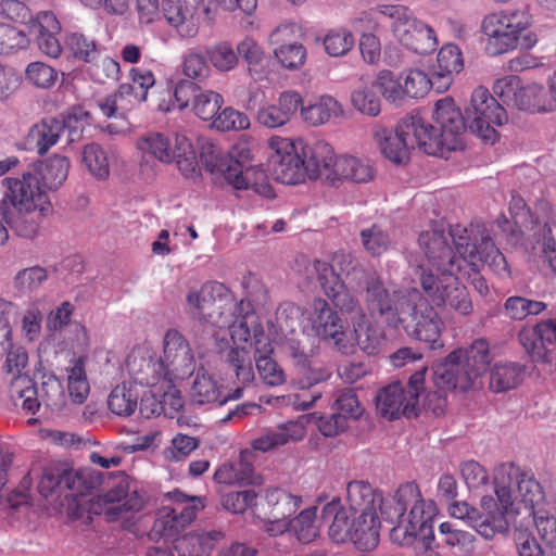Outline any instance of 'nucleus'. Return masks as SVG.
Wrapping results in <instances>:
<instances>
[{"mask_svg": "<svg viewBox=\"0 0 556 556\" xmlns=\"http://www.w3.org/2000/svg\"><path fill=\"white\" fill-rule=\"evenodd\" d=\"M333 166L331 185L344 179L358 184L367 182L372 179L374 176L372 168L367 161L350 155L338 156Z\"/></svg>", "mask_w": 556, "mask_h": 556, "instance_id": "79ce46f5", "label": "nucleus"}, {"mask_svg": "<svg viewBox=\"0 0 556 556\" xmlns=\"http://www.w3.org/2000/svg\"><path fill=\"white\" fill-rule=\"evenodd\" d=\"M523 365L514 362L496 363L490 372V389L493 392H506L517 388L525 377Z\"/></svg>", "mask_w": 556, "mask_h": 556, "instance_id": "49530a36", "label": "nucleus"}, {"mask_svg": "<svg viewBox=\"0 0 556 556\" xmlns=\"http://www.w3.org/2000/svg\"><path fill=\"white\" fill-rule=\"evenodd\" d=\"M397 525L390 531L392 542L401 546H409L417 539H420L426 549L432 548L434 541L433 519L427 518H395Z\"/></svg>", "mask_w": 556, "mask_h": 556, "instance_id": "c85d7f7f", "label": "nucleus"}, {"mask_svg": "<svg viewBox=\"0 0 556 556\" xmlns=\"http://www.w3.org/2000/svg\"><path fill=\"white\" fill-rule=\"evenodd\" d=\"M37 393L45 406L53 412H60L65 406L63 384L55 375H45L37 388Z\"/></svg>", "mask_w": 556, "mask_h": 556, "instance_id": "864d4df0", "label": "nucleus"}, {"mask_svg": "<svg viewBox=\"0 0 556 556\" xmlns=\"http://www.w3.org/2000/svg\"><path fill=\"white\" fill-rule=\"evenodd\" d=\"M527 515L532 517L538 534L545 547L553 549L556 546V518L543 508L529 510Z\"/></svg>", "mask_w": 556, "mask_h": 556, "instance_id": "338daca9", "label": "nucleus"}, {"mask_svg": "<svg viewBox=\"0 0 556 556\" xmlns=\"http://www.w3.org/2000/svg\"><path fill=\"white\" fill-rule=\"evenodd\" d=\"M365 304L371 317H380L390 327H399V320L409 305L412 289L390 292L379 277L366 281Z\"/></svg>", "mask_w": 556, "mask_h": 556, "instance_id": "2eb2a0df", "label": "nucleus"}, {"mask_svg": "<svg viewBox=\"0 0 556 556\" xmlns=\"http://www.w3.org/2000/svg\"><path fill=\"white\" fill-rule=\"evenodd\" d=\"M65 46L76 60L89 63L99 55L96 40L81 33H71L66 36Z\"/></svg>", "mask_w": 556, "mask_h": 556, "instance_id": "680f3d73", "label": "nucleus"}, {"mask_svg": "<svg viewBox=\"0 0 556 556\" xmlns=\"http://www.w3.org/2000/svg\"><path fill=\"white\" fill-rule=\"evenodd\" d=\"M463 356V349H456L432 367L431 380L434 390L426 394L424 405L435 416L443 415L450 392L456 390L465 392L473 388L471 378L465 372Z\"/></svg>", "mask_w": 556, "mask_h": 556, "instance_id": "1a4fd4ad", "label": "nucleus"}, {"mask_svg": "<svg viewBox=\"0 0 556 556\" xmlns=\"http://www.w3.org/2000/svg\"><path fill=\"white\" fill-rule=\"evenodd\" d=\"M222 538L217 530L190 532L175 540L174 549L184 556H208Z\"/></svg>", "mask_w": 556, "mask_h": 556, "instance_id": "4c0bfd02", "label": "nucleus"}, {"mask_svg": "<svg viewBox=\"0 0 556 556\" xmlns=\"http://www.w3.org/2000/svg\"><path fill=\"white\" fill-rule=\"evenodd\" d=\"M346 503L353 513L364 516L378 515V510L382 514L386 505L382 493L363 480L348 483Z\"/></svg>", "mask_w": 556, "mask_h": 556, "instance_id": "c756f323", "label": "nucleus"}, {"mask_svg": "<svg viewBox=\"0 0 556 556\" xmlns=\"http://www.w3.org/2000/svg\"><path fill=\"white\" fill-rule=\"evenodd\" d=\"M361 239L364 249L374 257L384 254L391 247L389 235L378 225L361 231Z\"/></svg>", "mask_w": 556, "mask_h": 556, "instance_id": "69168bd1", "label": "nucleus"}, {"mask_svg": "<svg viewBox=\"0 0 556 556\" xmlns=\"http://www.w3.org/2000/svg\"><path fill=\"white\" fill-rule=\"evenodd\" d=\"M419 247L422 250L428 265L435 275L458 274L463 269V257L456 250L453 251L443 230L431 229L420 233Z\"/></svg>", "mask_w": 556, "mask_h": 556, "instance_id": "4be33fe9", "label": "nucleus"}, {"mask_svg": "<svg viewBox=\"0 0 556 556\" xmlns=\"http://www.w3.org/2000/svg\"><path fill=\"white\" fill-rule=\"evenodd\" d=\"M480 513L477 508L466 502H454L450 505L452 517L467 521L484 539H492L497 532L508 530V520L498 510L497 502L492 496L481 498Z\"/></svg>", "mask_w": 556, "mask_h": 556, "instance_id": "a211bd4d", "label": "nucleus"}, {"mask_svg": "<svg viewBox=\"0 0 556 556\" xmlns=\"http://www.w3.org/2000/svg\"><path fill=\"white\" fill-rule=\"evenodd\" d=\"M448 235L453 240L455 250L458 251L464 263L471 270L477 273L482 266L488 265L500 276L509 274L504 254L496 248L490 236L481 235L479 242L476 238L472 241L468 229L462 225L451 226Z\"/></svg>", "mask_w": 556, "mask_h": 556, "instance_id": "9b49d317", "label": "nucleus"}, {"mask_svg": "<svg viewBox=\"0 0 556 556\" xmlns=\"http://www.w3.org/2000/svg\"><path fill=\"white\" fill-rule=\"evenodd\" d=\"M354 36L346 28H333L330 29L324 38V47L327 54L330 56H343L354 46Z\"/></svg>", "mask_w": 556, "mask_h": 556, "instance_id": "e2e57ef3", "label": "nucleus"}, {"mask_svg": "<svg viewBox=\"0 0 556 556\" xmlns=\"http://www.w3.org/2000/svg\"><path fill=\"white\" fill-rule=\"evenodd\" d=\"M295 31V24L286 23L277 26L269 35V42L275 46V58L289 71L301 68L306 60L305 47L294 41Z\"/></svg>", "mask_w": 556, "mask_h": 556, "instance_id": "bb28decb", "label": "nucleus"}, {"mask_svg": "<svg viewBox=\"0 0 556 556\" xmlns=\"http://www.w3.org/2000/svg\"><path fill=\"white\" fill-rule=\"evenodd\" d=\"M264 502L267 505L265 513L268 520L283 522L294 515L302 505V496L293 494L283 488H269L264 491Z\"/></svg>", "mask_w": 556, "mask_h": 556, "instance_id": "7c9ffc66", "label": "nucleus"}, {"mask_svg": "<svg viewBox=\"0 0 556 556\" xmlns=\"http://www.w3.org/2000/svg\"><path fill=\"white\" fill-rule=\"evenodd\" d=\"M547 308V303L525 296H509L504 303V312L513 320H525L529 316H538Z\"/></svg>", "mask_w": 556, "mask_h": 556, "instance_id": "603ef678", "label": "nucleus"}, {"mask_svg": "<svg viewBox=\"0 0 556 556\" xmlns=\"http://www.w3.org/2000/svg\"><path fill=\"white\" fill-rule=\"evenodd\" d=\"M306 433L305 427L300 421H287L280 424L276 430H270L255 438L251 442L254 451L268 452L276 447L296 442L304 438Z\"/></svg>", "mask_w": 556, "mask_h": 556, "instance_id": "473e14b6", "label": "nucleus"}, {"mask_svg": "<svg viewBox=\"0 0 556 556\" xmlns=\"http://www.w3.org/2000/svg\"><path fill=\"white\" fill-rule=\"evenodd\" d=\"M86 356H79L67 369V392L72 403L81 405L88 397L90 386L86 372Z\"/></svg>", "mask_w": 556, "mask_h": 556, "instance_id": "8fccbe9b", "label": "nucleus"}, {"mask_svg": "<svg viewBox=\"0 0 556 556\" xmlns=\"http://www.w3.org/2000/svg\"><path fill=\"white\" fill-rule=\"evenodd\" d=\"M415 276L422 293L439 308H450L455 313L468 316L473 306L470 294L457 274L435 275L431 268L418 265Z\"/></svg>", "mask_w": 556, "mask_h": 556, "instance_id": "423d86ee", "label": "nucleus"}, {"mask_svg": "<svg viewBox=\"0 0 556 556\" xmlns=\"http://www.w3.org/2000/svg\"><path fill=\"white\" fill-rule=\"evenodd\" d=\"M166 390L161 395L159 402L154 397L143 399L140 405V414L150 418L152 415L164 414L174 418L184 407V399L180 391L175 387L174 380H163Z\"/></svg>", "mask_w": 556, "mask_h": 556, "instance_id": "f704fd0d", "label": "nucleus"}, {"mask_svg": "<svg viewBox=\"0 0 556 556\" xmlns=\"http://www.w3.org/2000/svg\"><path fill=\"white\" fill-rule=\"evenodd\" d=\"M258 494L254 490L231 491L222 495L223 508L231 514H243L251 509L254 514L258 511Z\"/></svg>", "mask_w": 556, "mask_h": 556, "instance_id": "bf43d9fd", "label": "nucleus"}, {"mask_svg": "<svg viewBox=\"0 0 556 556\" xmlns=\"http://www.w3.org/2000/svg\"><path fill=\"white\" fill-rule=\"evenodd\" d=\"M321 520L328 523V534L336 543H345L351 539L352 521L340 498H333L324 505Z\"/></svg>", "mask_w": 556, "mask_h": 556, "instance_id": "c9c22d12", "label": "nucleus"}, {"mask_svg": "<svg viewBox=\"0 0 556 556\" xmlns=\"http://www.w3.org/2000/svg\"><path fill=\"white\" fill-rule=\"evenodd\" d=\"M380 519L378 515L358 517L352 521L350 541L359 549L369 551L379 543Z\"/></svg>", "mask_w": 556, "mask_h": 556, "instance_id": "c03bdc74", "label": "nucleus"}, {"mask_svg": "<svg viewBox=\"0 0 556 556\" xmlns=\"http://www.w3.org/2000/svg\"><path fill=\"white\" fill-rule=\"evenodd\" d=\"M299 148L303 155L307 178L324 179L331 184L336 156L332 147L323 140L308 144L299 139Z\"/></svg>", "mask_w": 556, "mask_h": 556, "instance_id": "cd10ccee", "label": "nucleus"}, {"mask_svg": "<svg viewBox=\"0 0 556 556\" xmlns=\"http://www.w3.org/2000/svg\"><path fill=\"white\" fill-rule=\"evenodd\" d=\"M5 191L0 201V211L11 210L29 213L30 211L52 212L48 194L40 186L39 179L31 173L22 177H7L2 180Z\"/></svg>", "mask_w": 556, "mask_h": 556, "instance_id": "4468645a", "label": "nucleus"}, {"mask_svg": "<svg viewBox=\"0 0 556 556\" xmlns=\"http://www.w3.org/2000/svg\"><path fill=\"white\" fill-rule=\"evenodd\" d=\"M36 169L47 188L58 189L67 178L70 161L64 155L53 154L38 162Z\"/></svg>", "mask_w": 556, "mask_h": 556, "instance_id": "3c124183", "label": "nucleus"}, {"mask_svg": "<svg viewBox=\"0 0 556 556\" xmlns=\"http://www.w3.org/2000/svg\"><path fill=\"white\" fill-rule=\"evenodd\" d=\"M463 353L465 372L471 378V383L475 384V381L489 369L491 363L489 342L484 339H477L468 349L463 350Z\"/></svg>", "mask_w": 556, "mask_h": 556, "instance_id": "de8ad7c7", "label": "nucleus"}, {"mask_svg": "<svg viewBox=\"0 0 556 556\" xmlns=\"http://www.w3.org/2000/svg\"><path fill=\"white\" fill-rule=\"evenodd\" d=\"M400 325L410 339L428 344L431 350L444 346L442 341L444 321L434 305L422 291L416 288H412L409 305L399 320Z\"/></svg>", "mask_w": 556, "mask_h": 556, "instance_id": "6e6552de", "label": "nucleus"}, {"mask_svg": "<svg viewBox=\"0 0 556 556\" xmlns=\"http://www.w3.org/2000/svg\"><path fill=\"white\" fill-rule=\"evenodd\" d=\"M240 383L249 384L254 380V371L249 349L247 346L231 348L225 358Z\"/></svg>", "mask_w": 556, "mask_h": 556, "instance_id": "6e6d98bb", "label": "nucleus"}, {"mask_svg": "<svg viewBox=\"0 0 556 556\" xmlns=\"http://www.w3.org/2000/svg\"><path fill=\"white\" fill-rule=\"evenodd\" d=\"M63 132L64 124L59 122V117H46L29 128L26 141L39 155H45L59 142Z\"/></svg>", "mask_w": 556, "mask_h": 556, "instance_id": "72a5a7b5", "label": "nucleus"}, {"mask_svg": "<svg viewBox=\"0 0 556 556\" xmlns=\"http://www.w3.org/2000/svg\"><path fill=\"white\" fill-rule=\"evenodd\" d=\"M160 358L151 355L144 356L139 352L132 351L127 359L126 367L134 380L141 386L154 387L165 379V375L160 372Z\"/></svg>", "mask_w": 556, "mask_h": 556, "instance_id": "e433bc0d", "label": "nucleus"}, {"mask_svg": "<svg viewBox=\"0 0 556 556\" xmlns=\"http://www.w3.org/2000/svg\"><path fill=\"white\" fill-rule=\"evenodd\" d=\"M222 389L223 384L214 375L208 374L204 368H200L192 382L190 396L199 405L216 403L222 406L225 404V399H222Z\"/></svg>", "mask_w": 556, "mask_h": 556, "instance_id": "ea45409f", "label": "nucleus"}, {"mask_svg": "<svg viewBox=\"0 0 556 556\" xmlns=\"http://www.w3.org/2000/svg\"><path fill=\"white\" fill-rule=\"evenodd\" d=\"M194 13L195 8L186 0H165L163 3L165 20L182 38H192L198 34Z\"/></svg>", "mask_w": 556, "mask_h": 556, "instance_id": "2f4dec72", "label": "nucleus"}, {"mask_svg": "<svg viewBox=\"0 0 556 556\" xmlns=\"http://www.w3.org/2000/svg\"><path fill=\"white\" fill-rule=\"evenodd\" d=\"M160 372L165 379H185L193 374L195 358L189 341L176 329H169L163 338V354L160 356Z\"/></svg>", "mask_w": 556, "mask_h": 556, "instance_id": "6ab92c4d", "label": "nucleus"}, {"mask_svg": "<svg viewBox=\"0 0 556 556\" xmlns=\"http://www.w3.org/2000/svg\"><path fill=\"white\" fill-rule=\"evenodd\" d=\"M518 341L533 363L551 362L547 345L556 346V317L541 320L533 327H522Z\"/></svg>", "mask_w": 556, "mask_h": 556, "instance_id": "a878e982", "label": "nucleus"}, {"mask_svg": "<svg viewBox=\"0 0 556 556\" xmlns=\"http://www.w3.org/2000/svg\"><path fill=\"white\" fill-rule=\"evenodd\" d=\"M393 502L395 504L393 507H388L386 504L382 510V517L387 521L394 522L395 518L404 517L408 508L407 517L410 518L433 519L437 513L435 503L431 500L426 502L419 485L414 481L401 484L393 496Z\"/></svg>", "mask_w": 556, "mask_h": 556, "instance_id": "5701e85b", "label": "nucleus"}, {"mask_svg": "<svg viewBox=\"0 0 556 556\" xmlns=\"http://www.w3.org/2000/svg\"><path fill=\"white\" fill-rule=\"evenodd\" d=\"M312 267L324 294L331 301L334 307L348 315L351 320L353 318H361L362 314H366L359 301L346 288L344 281L329 263L315 260L312 263Z\"/></svg>", "mask_w": 556, "mask_h": 556, "instance_id": "aec40b11", "label": "nucleus"}, {"mask_svg": "<svg viewBox=\"0 0 556 556\" xmlns=\"http://www.w3.org/2000/svg\"><path fill=\"white\" fill-rule=\"evenodd\" d=\"M494 491L498 505V510L503 513V517H508L515 513L513 488L516 485L517 491L525 504L526 513L542 508L545 501L543 488L530 471L521 470L514 463H503L494 469Z\"/></svg>", "mask_w": 556, "mask_h": 556, "instance_id": "7ed1b4c3", "label": "nucleus"}, {"mask_svg": "<svg viewBox=\"0 0 556 556\" xmlns=\"http://www.w3.org/2000/svg\"><path fill=\"white\" fill-rule=\"evenodd\" d=\"M94 481L83 472L74 471L67 466L54 463L46 466L38 482V492L43 497L63 491H75L78 494L85 490L93 489Z\"/></svg>", "mask_w": 556, "mask_h": 556, "instance_id": "b1692460", "label": "nucleus"}, {"mask_svg": "<svg viewBox=\"0 0 556 556\" xmlns=\"http://www.w3.org/2000/svg\"><path fill=\"white\" fill-rule=\"evenodd\" d=\"M460 115L465 124L463 132L464 143L467 128L484 141L494 143L498 138L494 126H502L508 119L503 104L498 103L489 90L483 87L473 90L470 106L466 110V116L462 113ZM464 148L465 144L460 150Z\"/></svg>", "mask_w": 556, "mask_h": 556, "instance_id": "f8f14e48", "label": "nucleus"}, {"mask_svg": "<svg viewBox=\"0 0 556 556\" xmlns=\"http://www.w3.org/2000/svg\"><path fill=\"white\" fill-rule=\"evenodd\" d=\"M213 479L218 484L250 485L255 482L254 466L241 455L237 462H226L214 472Z\"/></svg>", "mask_w": 556, "mask_h": 556, "instance_id": "58836bf2", "label": "nucleus"}, {"mask_svg": "<svg viewBox=\"0 0 556 556\" xmlns=\"http://www.w3.org/2000/svg\"><path fill=\"white\" fill-rule=\"evenodd\" d=\"M352 327L358 348L368 355L378 354L384 343V334L380 328L372 324L366 314L361 318L352 319Z\"/></svg>", "mask_w": 556, "mask_h": 556, "instance_id": "a19ab883", "label": "nucleus"}, {"mask_svg": "<svg viewBox=\"0 0 556 556\" xmlns=\"http://www.w3.org/2000/svg\"><path fill=\"white\" fill-rule=\"evenodd\" d=\"M138 406V395L126 384L116 386L108 397L109 409L122 417H128L135 413Z\"/></svg>", "mask_w": 556, "mask_h": 556, "instance_id": "4d7b16f0", "label": "nucleus"}, {"mask_svg": "<svg viewBox=\"0 0 556 556\" xmlns=\"http://www.w3.org/2000/svg\"><path fill=\"white\" fill-rule=\"evenodd\" d=\"M253 153L247 143L236 144L231 152L224 157H215L208 166L214 173H220L226 182L236 190H252L270 199L275 197L274 189L261 165L252 164Z\"/></svg>", "mask_w": 556, "mask_h": 556, "instance_id": "20e7f679", "label": "nucleus"}, {"mask_svg": "<svg viewBox=\"0 0 556 556\" xmlns=\"http://www.w3.org/2000/svg\"><path fill=\"white\" fill-rule=\"evenodd\" d=\"M433 118L439 130L419 113L401 121L395 130L379 128L374 138L382 154L394 164L409 160V149L416 144L424 153L446 157L451 151L462 149L464 118L450 97L435 102Z\"/></svg>", "mask_w": 556, "mask_h": 556, "instance_id": "f257e3e1", "label": "nucleus"}, {"mask_svg": "<svg viewBox=\"0 0 556 556\" xmlns=\"http://www.w3.org/2000/svg\"><path fill=\"white\" fill-rule=\"evenodd\" d=\"M125 501L115 508L117 514L126 511H140L144 507V500L137 491L130 493L129 477L119 473L110 478L105 493L93 496L89 500V513L99 515L102 513V505L114 504Z\"/></svg>", "mask_w": 556, "mask_h": 556, "instance_id": "393cba45", "label": "nucleus"}, {"mask_svg": "<svg viewBox=\"0 0 556 556\" xmlns=\"http://www.w3.org/2000/svg\"><path fill=\"white\" fill-rule=\"evenodd\" d=\"M533 16L526 10H501L486 14L480 29L489 55H501L518 48L530 50L538 43V36L531 30Z\"/></svg>", "mask_w": 556, "mask_h": 556, "instance_id": "f03ea898", "label": "nucleus"}, {"mask_svg": "<svg viewBox=\"0 0 556 556\" xmlns=\"http://www.w3.org/2000/svg\"><path fill=\"white\" fill-rule=\"evenodd\" d=\"M233 302L229 290L223 283L213 281L189 291L186 311L194 319L225 328L229 325L225 313Z\"/></svg>", "mask_w": 556, "mask_h": 556, "instance_id": "ddd939ff", "label": "nucleus"}, {"mask_svg": "<svg viewBox=\"0 0 556 556\" xmlns=\"http://www.w3.org/2000/svg\"><path fill=\"white\" fill-rule=\"evenodd\" d=\"M314 341L315 340H311L308 337L304 338V340L296 338L287 339L285 349L295 366L302 369L309 368L311 358L314 356L317 349Z\"/></svg>", "mask_w": 556, "mask_h": 556, "instance_id": "0e129e2a", "label": "nucleus"}, {"mask_svg": "<svg viewBox=\"0 0 556 556\" xmlns=\"http://www.w3.org/2000/svg\"><path fill=\"white\" fill-rule=\"evenodd\" d=\"M427 370V367H422L415 371L407 386L395 381L377 392L376 407L383 418L394 420L400 416L412 418L418 415L419 395L425 391Z\"/></svg>", "mask_w": 556, "mask_h": 556, "instance_id": "9d476101", "label": "nucleus"}, {"mask_svg": "<svg viewBox=\"0 0 556 556\" xmlns=\"http://www.w3.org/2000/svg\"><path fill=\"white\" fill-rule=\"evenodd\" d=\"M404 97L422 98L431 89L430 77L421 70L410 68L402 75Z\"/></svg>", "mask_w": 556, "mask_h": 556, "instance_id": "774afa93", "label": "nucleus"}, {"mask_svg": "<svg viewBox=\"0 0 556 556\" xmlns=\"http://www.w3.org/2000/svg\"><path fill=\"white\" fill-rule=\"evenodd\" d=\"M367 16H380L391 28L394 38L408 50L417 54H429L438 47V39L433 28L417 20L410 10L401 4L379 5Z\"/></svg>", "mask_w": 556, "mask_h": 556, "instance_id": "39448f33", "label": "nucleus"}, {"mask_svg": "<svg viewBox=\"0 0 556 556\" xmlns=\"http://www.w3.org/2000/svg\"><path fill=\"white\" fill-rule=\"evenodd\" d=\"M172 498L169 505L162 506L148 533L150 541L172 540L177 538L195 520L198 514L206 506L205 497L188 496L179 491L168 494Z\"/></svg>", "mask_w": 556, "mask_h": 556, "instance_id": "0eeeda50", "label": "nucleus"}, {"mask_svg": "<svg viewBox=\"0 0 556 556\" xmlns=\"http://www.w3.org/2000/svg\"><path fill=\"white\" fill-rule=\"evenodd\" d=\"M268 147L273 151L269 165L275 179L285 185H298L307 178L303 155L299 148V139L271 137Z\"/></svg>", "mask_w": 556, "mask_h": 556, "instance_id": "f3484780", "label": "nucleus"}, {"mask_svg": "<svg viewBox=\"0 0 556 556\" xmlns=\"http://www.w3.org/2000/svg\"><path fill=\"white\" fill-rule=\"evenodd\" d=\"M343 114L341 104L330 96H321L314 103L302 105L301 116L311 126H320Z\"/></svg>", "mask_w": 556, "mask_h": 556, "instance_id": "a18cd8bd", "label": "nucleus"}, {"mask_svg": "<svg viewBox=\"0 0 556 556\" xmlns=\"http://www.w3.org/2000/svg\"><path fill=\"white\" fill-rule=\"evenodd\" d=\"M317 507L302 510L294 519L287 521L298 540L307 544L318 536V527L315 523Z\"/></svg>", "mask_w": 556, "mask_h": 556, "instance_id": "052dcab7", "label": "nucleus"}, {"mask_svg": "<svg viewBox=\"0 0 556 556\" xmlns=\"http://www.w3.org/2000/svg\"><path fill=\"white\" fill-rule=\"evenodd\" d=\"M174 162H176L179 172L186 178H193L200 174L195 151L190 140L184 135L176 134Z\"/></svg>", "mask_w": 556, "mask_h": 556, "instance_id": "5fc2aeb1", "label": "nucleus"}, {"mask_svg": "<svg viewBox=\"0 0 556 556\" xmlns=\"http://www.w3.org/2000/svg\"><path fill=\"white\" fill-rule=\"evenodd\" d=\"M50 212L30 211L29 213L3 210L2 218L7 225L22 238L34 239L38 236L42 219Z\"/></svg>", "mask_w": 556, "mask_h": 556, "instance_id": "37998d69", "label": "nucleus"}, {"mask_svg": "<svg viewBox=\"0 0 556 556\" xmlns=\"http://www.w3.org/2000/svg\"><path fill=\"white\" fill-rule=\"evenodd\" d=\"M83 163L89 173L99 180H104L110 175L108 154L98 143L85 146L83 150Z\"/></svg>", "mask_w": 556, "mask_h": 556, "instance_id": "13d9d810", "label": "nucleus"}, {"mask_svg": "<svg viewBox=\"0 0 556 556\" xmlns=\"http://www.w3.org/2000/svg\"><path fill=\"white\" fill-rule=\"evenodd\" d=\"M138 148L162 163H172L176 153V135L170 138L162 132H149L141 137Z\"/></svg>", "mask_w": 556, "mask_h": 556, "instance_id": "09e8293b", "label": "nucleus"}, {"mask_svg": "<svg viewBox=\"0 0 556 556\" xmlns=\"http://www.w3.org/2000/svg\"><path fill=\"white\" fill-rule=\"evenodd\" d=\"M493 92L507 106L529 112L553 111V103L548 101L545 89L536 84L523 86L518 76L497 79Z\"/></svg>", "mask_w": 556, "mask_h": 556, "instance_id": "dca6fc26", "label": "nucleus"}, {"mask_svg": "<svg viewBox=\"0 0 556 556\" xmlns=\"http://www.w3.org/2000/svg\"><path fill=\"white\" fill-rule=\"evenodd\" d=\"M309 320L316 334L331 342L338 351L344 354L352 351L353 345L346 338V323L325 299L315 298L312 301Z\"/></svg>", "mask_w": 556, "mask_h": 556, "instance_id": "412c9836", "label": "nucleus"}]
</instances>
